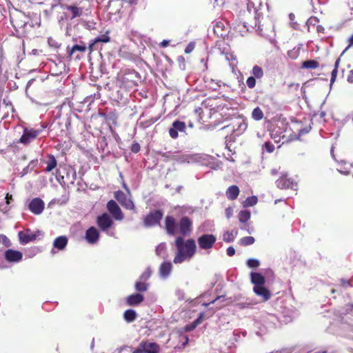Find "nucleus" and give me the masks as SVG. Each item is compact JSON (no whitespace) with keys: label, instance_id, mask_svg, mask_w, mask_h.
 Returning <instances> with one entry per match:
<instances>
[{"label":"nucleus","instance_id":"61","mask_svg":"<svg viewBox=\"0 0 353 353\" xmlns=\"http://www.w3.org/2000/svg\"><path fill=\"white\" fill-rule=\"evenodd\" d=\"M183 338L185 339V341L183 343V345L185 346L188 344L189 339H188V336H186V335L183 336Z\"/></svg>","mask_w":353,"mask_h":353},{"label":"nucleus","instance_id":"5","mask_svg":"<svg viewBox=\"0 0 353 353\" xmlns=\"http://www.w3.org/2000/svg\"><path fill=\"white\" fill-rule=\"evenodd\" d=\"M159 346L156 343L142 341L132 353H159Z\"/></svg>","mask_w":353,"mask_h":353},{"label":"nucleus","instance_id":"3","mask_svg":"<svg viewBox=\"0 0 353 353\" xmlns=\"http://www.w3.org/2000/svg\"><path fill=\"white\" fill-rule=\"evenodd\" d=\"M292 125L290 127L292 133L290 134L288 137V141L297 140L300 139V137L307 134L310 130L311 126H303L301 122H296L294 121V119H292Z\"/></svg>","mask_w":353,"mask_h":353},{"label":"nucleus","instance_id":"24","mask_svg":"<svg viewBox=\"0 0 353 353\" xmlns=\"http://www.w3.org/2000/svg\"><path fill=\"white\" fill-rule=\"evenodd\" d=\"M66 9L71 12V19H74L76 17H80L83 13L82 8L77 7L75 6H67Z\"/></svg>","mask_w":353,"mask_h":353},{"label":"nucleus","instance_id":"25","mask_svg":"<svg viewBox=\"0 0 353 353\" xmlns=\"http://www.w3.org/2000/svg\"><path fill=\"white\" fill-rule=\"evenodd\" d=\"M86 50V47L85 46H80V45H74L72 48H70L69 46L67 47V52L69 57H72V54L76 51H79L84 52Z\"/></svg>","mask_w":353,"mask_h":353},{"label":"nucleus","instance_id":"36","mask_svg":"<svg viewBox=\"0 0 353 353\" xmlns=\"http://www.w3.org/2000/svg\"><path fill=\"white\" fill-rule=\"evenodd\" d=\"M276 185L281 189H285L287 186V177L286 176H282L276 181Z\"/></svg>","mask_w":353,"mask_h":353},{"label":"nucleus","instance_id":"27","mask_svg":"<svg viewBox=\"0 0 353 353\" xmlns=\"http://www.w3.org/2000/svg\"><path fill=\"white\" fill-rule=\"evenodd\" d=\"M263 117V112L259 107L255 108L252 112V118L255 121H260Z\"/></svg>","mask_w":353,"mask_h":353},{"label":"nucleus","instance_id":"10","mask_svg":"<svg viewBox=\"0 0 353 353\" xmlns=\"http://www.w3.org/2000/svg\"><path fill=\"white\" fill-rule=\"evenodd\" d=\"M45 203L40 198L33 199L28 205L30 211L35 215L41 214L44 210Z\"/></svg>","mask_w":353,"mask_h":353},{"label":"nucleus","instance_id":"52","mask_svg":"<svg viewBox=\"0 0 353 353\" xmlns=\"http://www.w3.org/2000/svg\"><path fill=\"white\" fill-rule=\"evenodd\" d=\"M345 309V312H344L345 314L349 313L351 311H352L353 310V303L346 305Z\"/></svg>","mask_w":353,"mask_h":353},{"label":"nucleus","instance_id":"13","mask_svg":"<svg viewBox=\"0 0 353 353\" xmlns=\"http://www.w3.org/2000/svg\"><path fill=\"white\" fill-rule=\"evenodd\" d=\"M186 128L185 123L179 120L172 123V127L169 130V134L171 138L176 139L179 136L178 132H185Z\"/></svg>","mask_w":353,"mask_h":353},{"label":"nucleus","instance_id":"30","mask_svg":"<svg viewBox=\"0 0 353 353\" xmlns=\"http://www.w3.org/2000/svg\"><path fill=\"white\" fill-rule=\"evenodd\" d=\"M319 65V63L318 61L315 60H307L304 62H303L302 68H307V69H315L318 68Z\"/></svg>","mask_w":353,"mask_h":353},{"label":"nucleus","instance_id":"54","mask_svg":"<svg viewBox=\"0 0 353 353\" xmlns=\"http://www.w3.org/2000/svg\"><path fill=\"white\" fill-rule=\"evenodd\" d=\"M347 80L349 83H353V70L349 72Z\"/></svg>","mask_w":353,"mask_h":353},{"label":"nucleus","instance_id":"21","mask_svg":"<svg viewBox=\"0 0 353 353\" xmlns=\"http://www.w3.org/2000/svg\"><path fill=\"white\" fill-rule=\"evenodd\" d=\"M68 241L65 236H60L54 239L53 246L59 250H63L67 245Z\"/></svg>","mask_w":353,"mask_h":353},{"label":"nucleus","instance_id":"49","mask_svg":"<svg viewBox=\"0 0 353 353\" xmlns=\"http://www.w3.org/2000/svg\"><path fill=\"white\" fill-rule=\"evenodd\" d=\"M225 214L228 219H230L233 214V209L231 207H228L225 210Z\"/></svg>","mask_w":353,"mask_h":353},{"label":"nucleus","instance_id":"41","mask_svg":"<svg viewBox=\"0 0 353 353\" xmlns=\"http://www.w3.org/2000/svg\"><path fill=\"white\" fill-rule=\"evenodd\" d=\"M259 261L255 259H250L247 261V265L249 268H256L259 266Z\"/></svg>","mask_w":353,"mask_h":353},{"label":"nucleus","instance_id":"55","mask_svg":"<svg viewBox=\"0 0 353 353\" xmlns=\"http://www.w3.org/2000/svg\"><path fill=\"white\" fill-rule=\"evenodd\" d=\"M274 141L276 143H280L281 142V144H284L285 142V135H283L281 137H280L278 140L276 139V137H274Z\"/></svg>","mask_w":353,"mask_h":353},{"label":"nucleus","instance_id":"35","mask_svg":"<svg viewBox=\"0 0 353 353\" xmlns=\"http://www.w3.org/2000/svg\"><path fill=\"white\" fill-rule=\"evenodd\" d=\"M288 17L290 19V26H292V28H294V30H300L301 25L297 21H294L295 15L292 13H290V14H288Z\"/></svg>","mask_w":353,"mask_h":353},{"label":"nucleus","instance_id":"51","mask_svg":"<svg viewBox=\"0 0 353 353\" xmlns=\"http://www.w3.org/2000/svg\"><path fill=\"white\" fill-rule=\"evenodd\" d=\"M349 45L347 46V47L343 50V52H342L341 55H343L345 51L351 46H353V34L350 37L349 39Z\"/></svg>","mask_w":353,"mask_h":353},{"label":"nucleus","instance_id":"9","mask_svg":"<svg viewBox=\"0 0 353 353\" xmlns=\"http://www.w3.org/2000/svg\"><path fill=\"white\" fill-rule=\"evenodd\" d=\"M41 130L25 128L23 134L19 140V143L27 145L35 139L40 134Z\"/></svg>","mask_w":353,"mask_h":353},{"label":"nucleus","instance_id":"23","mask_svg":"<svg viewBox=\"0 0 353 353\" xmlns=\"http://www.w3.org/2000/svg\"><path fill=\"white\" fill-rule=\"evenodd\" d=\"M47 166L46 168V171L48 172H51L54 168H56L57 165V160L55 157L52 154H50L48 156V160L46 161Z\"/></svg>","mask_w":353,"mask_h":353},{"label":"nucleus","instance_id":"19","mask_svg":"<svg viewBox=\"0 0 353 353\" xmlns=\"http://www.w3.org/2000/svg\"><path fill=\"white\" fill-rule=\"evenodd\" d=\"M172 265L170 262H163L159 267V274L163 278H166L170 274Z\"/></svg>","mask_w":353,"mask_h":353},{"label":"nucleus","instance_id":"28","mask_svg":"<svg viewBox=\"0 0 353 353\" xmlns=\"http://www.w3.org/2000/svg\"><path fill=\"white\" fill-rule=\"evenodd\" d=\"M166 250V245L165 243L159 244L156 248V254L163 259H165L168 256Z\"/></svg>","mask_w":353,"mask_h":353},{"label":"nucleus","instance_id":"44","mask_svg":"<svg viewBox=\"0 0 353 353\" xmlns=\"http://www.w3.org/2000/svg\"><path fill=\"white\" fill-rule=\"evenodd\" d=\"M159 154L161 155L162 157L165 158V161L176 159V156L171 153L170 152L163 153L160 152Z\"/></svg>","mask_w":353,"mask_h":353},{"label":"nucleus","instance_id":"22","mask_svg":"<svg viewBox=\"0 0 353 353\" xmlns=\"http://www.w3.org/2000/svg\"><path fill=\"white\" fill-rule=\"evenodd\" d=\"M137 314L136 312L132 309L127 310L123 313V319L128 323H132L136 320Z\"/></svg>","mask_w":353,"mask_h":353},{"label":"nucleus","instance_id":"26","mask_svg":"<svg viewBox=\"0 0 353 353\" xmlns=\"http://www.w3.org/2000/svg\"><path fill=\"white\" fill-rule=\"evenodd\" d=\"M250 212L247 210L240 211L238 214L239 221L243 223H246L250 219Z\"/></svg>","mask_w":353,"mask_h":353},{"label":"nucleus","instance_id":"32","mask_svg":"<svg viewBox=\"0 0 353 353\" xmlns=\"http://www.w3.org/2000/svg\"><path fill=\"white\" fill-rule=\"evenodd\" d=\"M252 74L256 79H261L263 77V70L260 66L256 65L252 68Z\"/></svg>","mask_w":353,"mask_h":353},{"label":"nucleus","instance_id":"20","mask_svg":"<svg viewBox=\"0 0 353 353\" xmlns=\"http://www.w3.org/2000/svg\"><path fill=\"white\" fill-rule=\"evenodd\" d=\"M19 237L22 244H26L30 241H34L37 238V235L33 233L19 232Z\"/></svg>","mask_w":353,"mask_h":353},{"label":"nucleus","instance_id":"63","mask_svg":"<svg viewBox=\"0 0 353 353\" xmlns=\"http://www.w3.org/2000/svg\"><path fill=\"white\" fill-rule=\"evenodd\" d=\"M200 323V319H197L193 322L192 327H195Z\"/></svg>","mask_w":353,"mask_h":353},{"label":"nucleus","instance_id":"39","mask_svg":"<svg viewBox=\"0 0 353 353\" xmlns=\"http://www.w3.org/2000/svg\"><path fill=\"white\" fill-rule=\"evenodd\" d=\"M223 239L225 242H232L234 239V236L232 232L227 231L223 234Z\"/></svg>","mask_w":353,"mask_h":353},{"label":"nucleus","instance_id":"43","mask_svg":"<svg viewBox=\"0 0 353 353\" xmlns=\"http://www.w3.org/2000/svg\"><path fill=\"white\" fill-rule=\"evenodd\" d=\"M256 78L253 76L250 77L246 80V85L249 88H254L256 85Z\"/></svg>","mask_w":353,"mask_h":353},{"label":"nucleus","instance_id":"29","mask_svg":"<svg viewBox=\"0 0 353 353\" xmlns=\"http://www.w3.org/2000/svg\"><path fill=\"white\" fill-rule=\"evenodd\" d=\"M257 201L258 199L256 196H251L246 198V199L243 203V205L245 208L252 207L256 205Z\"/></svg>","mask_w":353,"mask_h":353},{"label":"nucleus","instance_id":"18","mask_svg":"<svg viewBox=\"0 0 353 353\" xmlns=\"http://www.w3.org/2000/svg\"><path fill=\"white\" fill-rule=\"evenodd\" d=\"M251 282L254 286L264 285L265 283V277L259 272H252L250 274Z\"/></svg>","mask_w":353,"mask_h":353},{"label":"nucleus","instance_id":"6","mask_svg":"<svg viewBox=\"0 0 353 353\" xmlns=\"http://www.w3.org/2000/svg\"><path fill=\"white\" fill-rule=\"evenodd\" d=\"M114 196L115 199L126 210H134L135 205L131 199V198L128 197L127 194H125L121 190H117L114 192Z\"/></svg>","mask_w":353,"mask_h":353},{"label":"nucleus","instance_id":"14","mask_svg":"<svg viewBox=\"0 0 353 353\" xmlns=\"http://www.w3.org/2000/svg\"><path fill=\"white\" fill-rule=\"evenodd\" d=\"M99 238V232L93 226L89 228L85 232V239L91 244L96 243Z\"/></svg>","mask_w":353,"mask_h":353},{"label":"nucleus","instance_id":"1","mask_svg":"<svg viewBox=\"0 0 353 353\" xmlns=\"http://www.w3.org/2000/svg\"><path fill=\"white\" fill-rule=\"evenodd\" d=\"M174 244L177 249L173 260L175 264L190 260L196 253V245L193 239L185 241L183 236H178L175 239Z\"/></svg>","mask_w":353,"mask_h":353},{"label":"nucleus","instance_id":"56","mask_svg":"<svg viewBox=\"0 0 353 353\" xmlns=\"http://www.w3.org/2000/svg\"><path fill=\"white\" fill-rule=\"evenodd\" d=\"M6 201L7 204H10V201L12 200V194H10L9 193H7L6 195Z\"/></svg>","mask_w":353,"mask_h":353},{"label":"nucleus","instance_id":"8","mask_svg":"<svg viewBox=\"0 0 353 353\" xmlns=\"http://www.w3.org/2000/svg\"><path fill=\"white\" fill-rule=\"evenodd\" d=\"M106 207L108 212L116 220L121 221L123 219V213L115 201L110 200L107 203Z\"/></svg>","mask_w":353,"mask_h":353},{"label":"nucleus","instance_id":"34","mask_svg":"<svg viewBox=\"0 0 353 353\" xmlns=\"http://www.w3.org/2000/svg\"><path fill=\"white\" fill-rule=\"evenodd\" d=\"M148 284L144 281H137L135 283V289L138 292H145L148 290Z\"/></svg>","mask_w":353,"mask_h":353},{"label":"nucleus","instance_id":"50","mask_svg":"<svg viewBox=\"0 0 353 353\" xmlns=\"http://www.w3.org/2000/svg\"><path fill=\"white\" fill-rule=\"evenodd\" d=\"M226 251H227V254L230 256H232L234 255V254H235V249L232 246L228 247L227 248Z\"/></svg>","mask_w":353,"mask_h":353},{"label":"nucleus","instance_id":"59","mask_svg":"<svg viewBox=\"0 0 353 353\" xmlns=\"http://www.w3.org/2000/svg\"><path fill=\"white\" fill-rule=\"evenodd\" d=\"M226 59L228 60H233V59H235V57L232 54H226Z\"/></svg>","mask_w":353,"mask_h":353},{"label":"nucleus","instance_id":"11","mask_svg":"<svg viewBox=\"0 0 353 353\" xmlns=\"http://www.w3.org/2000/svg\"><path fill=\"white\" fill-rule=\"evenodd\" d=\"M4 258L9 263H18L22 260L23 254L19 250L8 249L4 253Z\"/></svg>","mask_w":353,"mask_h":353},{"label":"nucleus","instance_id":"64","mask_svg":"<svg viewBox=\"0 0 353 353\" xmlns=\"http://www.w3.org/2000/svg\"><path fill=\"white\" fill-rule=\"evenodd\" d=\"M338 171L343 174H348L350 172L349 171L346 170H341V169H338Z\"/></svg>","mask_w":353,"mask_h":353},{"label":"nucleus","instance_id":"15","mask_svg":"<svg viewBox=\"0 0 353 353\" xmlns=\"http://www.w3.org/2000/svg\"><path fill=\"white\" fill-rule=\"evenodd\" d=\"M144 300L143 294L137 293L130 294L125 299V303L129 306H136L142 303Z\"/></svg>","mask_w":353,"mask_h":353},{"label":"nucleus","instance_id":"38","mask_svg":"<svg viewBox=\"0 0 353 353\" xmlns=\"http://www.w3.org/2000/svg\"><path fill=\"white\" fill-rule=\"evenodd\" d=\"M262 150H265L269 153H271L274 150V146L271 142L267 141L263 144Z\"/></svg>","mask_w":353,"mask_h":353},{"label":"nucleus","instance_id":"4","mask_svg":"<svg viewBox=\"0 0 353 353\" xmlns=\"http://www.w3.org/2000/svg\"><path fill=\"white\" fill-rule=\"evenodd\" d=\"M163 212L161 210H155L150 212L144 218L143 223L146 227H153L159 225L163 217Z\"/></svg>","mask_w":353,"mask_h":353},{"label":"nucleus","instance_id":"7","mask_svg":"<svg viewBox=\"0 0 353 353\" xmlns=\"http://www.w3.org/2000/svg\"><path fill=\"white\" fill-rule=\"evenodd\" d=\"M216 241V239L215 236L213 234H203L202 236H199L198 238V244L201 249L202 250H209L212 248L215 242Z\"/></svg>","mask_w":353,"mask_h":353},{"label":"nucleus","instance_id":"2","mask_svg":"<svg viewBox=\"0 0 353 353\" xmlns=\"http://www.w3.org/2000/svg\"><path fill=\"white\" fill-rule=\"evenodd\" d=\"M165 230L168 234L174 236L181 234L182 236L189 235L192 230V221L188 216H183L179 224L174 216L168 215L165 218Z\"/></svg>","mask_w":353,"mask_h":353},{"label":"nucleus","instance_id":"57","mask_svg":"<svg viewBox=\"0 0 353 353\" xmlns=\"http://www.w3.org/2000/svg\"><path fill=\"white\" fill-rule=\"evenodd\" d=\"M290 312H292V319H295L299 316V312H298L297 310L292 309L290 310Z\"/></svg>","mask_w":353,"mask_h":353},{"label":"nucleus","instance_id":"17","mask_svg":"<svg viewBox=\"0 0 353 353\" xmlns=\"http://www.w3.org/2000/svg\"><path fill=\"white\" fill-rule=\"evenodd\" d=\"M240 194V190L236 185H232L228 187L226 190L225 194L228 199L234 201L237 199Z\"/></svg>","mask_w":353,"mask_h":353},{"label":"nucleus","instance_id":"45","mask_svg":"<svg viewBox=\"0 0 353 353\" xmlns=\"http://www.w3.org/2000/svg\"><path fill=\"white\" fill-rule=\"evenodd\" d=\"M196 43L194 41L190 42L185 49V54H190L195 48Z\"/></svg>","mask_w":353,"mask_h":353},{"label":"nucleus","instance_id":"48","mask_svg":"<svg viewBox=\"0 0 353 353\" xmlns=\"http://www.w3.org/2000/svg\"><path fill=\"white\" fill-rule=\"evenodd\" d=\"M337 72H338V70L337 69H334L332 71V73H331V79H330V84L332 85V83H334V82L336 80V75H337Z\"/></svg>","mask_w":353,"mask_h":353},{"label":"nucleus","instance_id":"37","mask_svg":"<svg viewBox=\"0 0 353 353\" xmlns=\"http://www.w3.org/2000/svg\"><path fill=\"white\" fill-rule=\"evenodd\" d=\"M302 46L301 44L299 45V46L296 48H294L292 51H288V57L295 59L299 57V50L301 49V47Z\"/></svg>","mask_w":353,"mask_h":353},{"label":"nucleus","instance_id":"33","mask_svg":"<svg viewBox=\"0 0 353 353\" xmlns=\"http://www.w3.org/2000/svg\"><path fill=\"white\" fill-rule=\"evenodd\" d=\"M255 242L253 236H245L240 239V244L243 246H248L252 245Z\"/></svg>","mask_w":353,"mask_h":353},{"label":"nucleus","instance_id":"31","mask_svg":"<svg viewBox=\"0 0 353 353\" xmlns=\"http://www.w3.org/2000/svg\"><path fill=\"white\" fill-rule=\"evenodd\" d=\"M110 32V31L109 30H108L105 31L104 34L96 37L94 39V43H99V42H102V43H109L110 41V37H109Z\"/></svg>","mask_w":353,"mask_h":353},{"label":"nucleus","instance_id":"42","mask_svg":"<svg viewBox=\"0 0 353 353\" xmlns=\"http://www.w3.org/2000/svg\"><path fill=\"white\" fill-rule=\"evenodd\" d=\"M0 243L8 248L11 246V242L10 239L4 234H0Z\"/></svg>","mask_w":353,"mask_h":353},{"label":"nucleus","instance_id":"46","mask_svg":"<svg viewBox=\"0 0 353 353\" xmlns=\"http://www.w3.org/2000/svg\"><path fill=\"white\" fill-rule=\"evenodd\" d=\"M141 146L139 143L134 142L132 144L130 150L134 153H137L140 151Z\"/></svg>","mask_w":353,"mask_h":353},{"label":"nucleus","instance_id":"60","mask_svg":"<svg viewBox=\"0 0 353 353\" xmlns=\"http://www.w3.org/2000/svg\"><path fill=\"white\" fill-rule=\"evenodd\" d=\"M169 43V41H166V40H163L161 43V46L162 47H165L168 45Z\"/></svg>","mask_w":353,"mask_h":353},{"label":"nucleus","instance_id":"16","mask_svg":"<svg viewBox=\"0 0 353 353\" xmlns=\"http://www.w3.org/2000/svg\"><path fill=\"white\" fill-rule=\"evenodd\" d=\"M253 290L257 296L261 297L263 301L270 298V292L264 285L254 286Z\"/></svg>","mask_w":353,"mask_h":353},{"label":"nucleus","instance_id":"40","mask_svg":"<svg viewBox=\"0 0 353 353\" xmlns=\"http://www.w3.org/2000/svg\"><path fill=\"white\" fill-rule=\"evenodd\" d=\"M151 274H152V270L150 268H148L140 276V280L145 282L150 277Z\"/></svg>","mask_w":353,"mask_h":353},{"label":"nucleus","instance_id":"58","mask_svg":"<svg viewBox=\"0 0 353 353\" xmlns=\"http://www.w3.org/2000/svg\"><path fill=\"white\" fill-rule=\"evenodd\" d=\"M97 43H94V39L92 41V42L89 45L88 49L90 52L93 51L94 50V46Z\"/></svg>","mask_w":353,"mask_h":353},{"label":"nucleus","instance_id":"12","mask_svg":"<svg viewBox=\"0 0 353 353\" xmlns=\"http://www.w3.org/2000/svg\"><path fill=\"white\" fill-rule=\"evenodd\" d=\"M97 223L99 228L104 231L112 225L113 221L107 213H103L97 217Z\"/></svg>","mask_w":353,"mask_h":353},{"label":"nucleus","instance_id":"62","mask_svg":"<svg viewBox=\"0 0 353 353\" xmlns=\"http://www.w3.org/2000/svg\"><path fill=\"white\" fill-rule=\"evenodd\" d=\"M178 61H179V63H184V62H185V58H184L183 56H180V57H178Z\"/></svg>","mask_w":353,"mask_h":353},{"label":"nucleus","instance_id":"53","mask_svg":"<svg viewBox=\"0 0 353 353\" xmlns=\"http://www.w3.org/2000/svg\"><path fill=\"white\" fill-rule=\"evenodd\" d=\"M341 282L342 285H343L344 287H347V286H349V287H352V285H351V283H350V281H348V280H345V279H342L341 280Z\"/></svg>","mask_w":353,"mask_h":353},{"label":"nucleus","instance_id":"47","mask_svg":"<svg viewBox=\"0 0 353 353\" xmlns=\"http://www.w3.org/2000/svg\"><path fill=\"white\" fill-rule=\"evenodd\" d=\"M288 189H292V190H294V192H296L297 190V183L294 181H291L290 179H288Z\"/></svg>","mask_w":353,"mask_h":353}]
</instances>
